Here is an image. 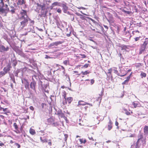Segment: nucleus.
I'll return each instance as SVG.
<instances>
[{
	"instance_id": "1",
	"label": "nucleus",
	"mask_w": 148,
	"mask_h": 148,
	"mask_svg": "<svg viewBox=\"0 0 148 148\" xmlns=\"http://www.w3.org/2000/svg\"><path fill=\"white\" fill-rule=\"evenodd\" d=\"M6 4L1 3L0 5V15L3 16H6L7 14L9 12V9Z\"/></svg>"
},
{
	"instance_id": "2",
	"label": "nucleus",
	"mask_w": 148,
	"mask_h": 148,
	"mask_svg": "<svg viewBox=\"0 0 148 148\" xmlns=\"http://www.w3.org/2000/svg\"><path fill=\"white\" fill-rule=\"evenodd\" d=\"M21 17L20 18V20H23V19H29V17L27 14V11L22 10L20 13Z\"/></svg>"
},
{
	"instance_id": "3",
	"label": "nucleus",
	"mask_w": 148,
	"mask_h": 148,
	"mask_svg": "<svg viewBox=\"0 0 148 148\" xmlns=\"http://www.w3.org/2000/svg\"><path fill=\"white\" fill-rule=\"evenodd\" d=\"M29 19H23L22 21L20 22L19 27L20 29H23L25 26H26L28 23Z\"/></svg>"
},
{
	"instance_id": "4",
	"label": "nucleus",
	"mask_w": 148,
	"mask_h": 148,
	"mask_svg": "<svg viewBox=\"0 0 148 148\" xmlns=\"http://www.w3.org/2000/svg\"><path fill=\"white\" fill-rule=\"evenodd\" d=\"M62 42L61 41H58L53 42L50 44L48 46L49 48H54L56 47L58 45L61 44Z\"/></svg>"
},
{
	"instance_id": "5",
	"label": "nucleus",
	"mask_w": 148,
	"mask_h": 148,
	"mask_svg": "<svg viewBox=\"0 0 148 148\" xmlns=\"http://www.w3.org/2000/svg\"><path fill=\"white\" fill-rule=\"evenodd\" d=\"M55 114L58 115L59 118L60 117L63 118L65 120L67 119L66 117L64 116V114L62 112L61 110H59L56 111L55 113Z\"/></svg>"
},
{
	"instance_id": "6",
	"label": "nucleus",
	"mask_w": 148,
	"mask_h": 148,
	"mask_svg": "<svg viewBox=\"0 0 148 148\" xmlns=\"http://www.w3.org/2000/svg\"><path fill=\"white\" fill-rule=\"evenodd\" d=\"M14 74L15 76L18 77V76L21 77L23 76V73L20 69H17L16 71L14 72Z\"/></svg>"
},
{
	"instance_id": "7",
	"label": "nucleus",
	"mask_w": 148,
	"mask_h": 148,
	"mask_svg": "<svg viewBox=\"0 0 148 148\" xmlns=\"http://www.w3.org/2000/svg\"><path fill=\"white\" fill-rule=\"evenodd\" d=\"M9 49V48L8 46L6 47L2 45H0V51L1 52H4L8 51Z\"/></svg>"
},
{
	"instance_id": "8",
	"label": "nucleus",
	"mask_w": 148,
	"mask_h": 148,
	"mask_svg": "<svg viewBox=\"0 0 148 148\" xmlns=\"http://www.w3.org/2000/svg\"><path fill=\"white\" fill-rule=\"evenodd\" d=\"M12 68L11 66V64L10 63H8L6 66L5 67L3 70V71L6 74L8 73L10 70V69Z\"/></svg>"
},
{
	"instance_id": "9",
	"label": "nucleus",
	"mask_w": 148,
	"mask_h": 148,
	"mask_svg": "<svg viewBox=\"0 0 148 148\" xmlns=\"http://www.w3.org/2000/svg\"><path fill=\"white\" fill-rule=\"evenodd\" d=\"M39 84L41 85V87L43 89H45L48 86V81H46V82H45L44 84L42 81H40Z\"/></svg>"
},
{
	"instance_id": "10",
	"label": "nucleus",
	"mask_w": 148,
	"mask_h": 148,
	"mask_svg": "<svg viewBox=\"0 0 148 148\" xmlns=\"http://www.w3.org/2000/svg\"><path fill=\"white\" fill-rule=\"evenodd\" d=\"M36 82L35 81H32L30 84V88L35 92L36 91Z\"/></svg>"
},
{
	"instance_id": "11",
	"label": "nucleus",
	"mask_w": 148,
	"mask_h": 148,
	"mask_svg": "<svg viewBox=\"0 0 148 148\" xmlns=\"http://www.w3.org/2000/svg\"><path fill=\"white\" fill-rule=\"evenodd\" d=\"M62 3H61L60 2H54L52 3V5L51 6V9H52V8L55 6H59L61 7Z\"/></svg>"
},
{
	"instance_id": "12",
	"label": "nucleus",
	"mask_w": 148,
	"mask_h": 148,
	"mask_svg": "<svg viewBox=\"0 0 148 148\" xmlns=\"http://www.w3.org/2000/svg\"><path fill=\"white\" fill-rule=\"evenodd\" d=\"M112 71H113V72L114 73L120 76L121 77H123L126 74V73H123V75H120L119 73H118V71L117 70V68H114L113 69Z\"/></svg>"
},
{
	"instance_id": "13",
	"label": "nucleus",
	"mask_w": 148,
	"mask_h": 148,
	"mask_svg": "<svg viewBox=\"0 0 148 148\" xmlns=\"http://www.w3.org/2000/svg\"><path fill=\"white\" fill-rule=\"evenodd\" d=\"M66 3L65 4L62 3L61 6L62 7V9L64 13H66L67 12V11L68 8V7L66 5Z\"/></svg>"
},
{
	"instance_id": "14",
	"label": "nucleus",
	"mask_w": 148,
	"mask_h": 148,
	"mask_svg": "<svg viewBox=\"0 0 148 148\" xmlns=\"http://www.w3.org/2000/svg\"><path fill=\"white\" fill-rule=\"evenodd\" d=\"M24 82L25 88L26 89H29V84L28 82V80L27 79H24Z\"/></svg>"
},
{
	"instance_id": "15",
	"label": "nucleus",
	"mask_w": 148,
	"mask_h": 148,
	"mask_svg": "<svg viewBox=\"0 0 148 148\" xmlns=\"http://www.w3.org/2000/svg\"><path fill=\"white\" fill-rule=\"evenodd\" d=\"M108 119L109 120V122L108 125V130H110L112 127V123L109 117H108Z\"/></svg>"
},
{
	"instance_id": "16",
	"label": "nucleus",
	"mask_w": 148,
	"mask_h": 148,
	"mask_svg": "<svg viewBox=\"0 0 148 148\" xmlns=\"http://www.w3.org/2000/svg\"><path fill=\"white\" fill-rule=\"evenodd\" d=\"M139 139L138 140L136 144L132 145L130 148H139L140 145L139 143Z\"/></svg>"
},
{
	"instance_id": "17",
	"label": "nucleus",
	"mask_w": 148,
	"mask_h": 148,
	"mask_svg": "<svg viewBox=\"0 0 148 148\" xmlns=\"http://www.w3.org/2000/svg\"><path fill=\"white\" fill-rule=\"evenodd\" d=\"M132 104L133 105L134 108H136L137 107H140L141 106L140 103L137 101L133 102H132Z\"/></svg>"
},
{
	"instance_id": "18",
	"label": "nucleus",
	"mask_w": 148,
	"mask_h": 148,
	"mask_svg": "<svg viewBox=\"0 0 148 148\" xmlns=\"http://www.w3.org/2000/svg\"><path fill=\"white\" fill-rule=\"evenodd\" d=\"M63 96L64 97V100L63 101V103L64 105H65L67 104V101L66 99V92L65 91H64L63 92Z\"/></svg>"
},
{
	"instance_id": "19",
	"label": "nucleus",
	"mask_w": 148,
	"mask_h": 148,
	"mask_svg": "<svg viewBox=\"0 0 148 148\" xmlns=\"http://www.w3.org/2000/svg\"><path fill=\"white\" fill-rule=\"evenodd\" d=\"M86 102L82 100L79 101L78 102V104L77 106H84L86 105Z\"/></svg>"
},
{
	"instance_id": "20",
	"label": "nucleus",
	"mask_w": 148,
	"mask_h": 148,
	"mask_svg": "<svg viewBox=\"0 0 148 148\" xmlns=\"http://www.w3.org/2000/svg\"><path fill=\"white\" fill-rule=\"evenodd\" d=\"M18 5H23L25 4V2L24 0H16Z\"/></svg>"
},
{
	"instance_id": "21",
	"label": "nucleus",
	"mask_w": 148,
	"mask_h": 148,
	"mask_svg": "<svg viewBox=\"0 0 148 148\" xmlns=\"http://www.w3.org/2000/svg\"><path fill=\"white\" fill-rule=\"evenodd\" d=\"M148 44V38H146L145 39V41L143 44L141 45L146 48L147 45Z\"/></svg>"
},
{
	"instance_id": "22",
	"label": "nucleus",
	"mask_w": 148,
	"mask_h": 148,
	"mask_svg": "<svg viewBox=\"0 0 148 148\" xmlns=\"http://www.w3.org/2000/svg\"><path fill=\"white\" fill-rule=\"evenodd\" d=\"M37 6L38 7H39L41 8V10H44L45 9V5L44 4H43V5L39 4V3H37Z\"/></svg>"
},
{
	"instance_id": "23",
	"label": "nucleus",
	"mask_w": 148,
	"mask_h": 148,
	"mask_svg": "<svg viewBox=\"0 0 148 148\" xmlns=\"http://www.w3.org/2000/svg\"><path fill=\"white\" fill-rule=\"evenodd\" d=\"M144 133L145 134L148 135V126L145 125L143 129Z\"/></svg>"
},
{
	"instance_id": "24",
	"label": "nucleus",
	"mask_w": 148,
	"mask_h": 148,
	"mask_svg": "<svg viewBox=\"0 0 148 148\" xmlns=\"http://www.w3.org/2000/svg\"><path fill=\"white\" fill-rule=\"evenodd\" d=\"M66 101L68 102L69 103H70L71 101L73 100V98L72 97H67L66 98Z\"/></svg>"
},
{
	"instance_id": "25",
	"label": "nucleus",
	"mask_w": 148,
	"mask_h": 148,
	"mask_svg": "<svg viewBox=\"0 0 148 148\" xmlns=\"http://www.w3.org/2000/svg\"><path fill=\"white\" fill-rule=\"evenodd\" d=\"M29 132L31 134L34 135L36 134L35 130L32 128H30L29 130Z\"/></svg>"
},
{
	"instance_id": "26",
	"label": "nucleus",
	"mask_w": 148,
	"mask_h": 148,
	"mask_svg": "<svg viewBox=\"0 0 148 148\" xmlns=\"http://www.w3.org/2000/svg\"><path fill=\"white\" fill-rule=\"evenodd\" d=\"M146 73L142 71L141 72V73L140 74V76H141V78H143V77H145L146 76Z\"/></svg>"
},
{
	"instance_id": "27",
	"label": "nucleus",
	"mask_w": 148,
	"mask_h": 148,
	"mask_svg": "<svg viewBox=\"0 0 148 148\" xmlns=\"http://www.w3.org/2000/svg\"><path fill=\"white\" fill-rule=\"evenodd\" d=\"M44 10H42L41 11L40 13L38 14V16L40 17H44Z\"/></svg>"
},
{
	"instance_id": "28",
	"label": "nucleus",
	"mask_w": 148,
	"mask_h": 148,
	"mask_svg": "<svg viewBox=\"0 0 148 148\" xmlns=\"http://www.w3.org/2000/svg\"><path fill=\"white\" fill-rule=\"evenodd\" d=\"M10 78L11 80H12L14 83H15V78L13 75H10Z\"/></svg>"
},
{
	"instance_id": "29",
	"label": "nucleus",
	"mask_w": 148,
	"mask_h": 148,
	"mask_svg": "<svg viewBox=\"0 0 148 148\" xmlns=\"http://www.w3.org/2000/svg\"><path fill=\"white\" fill-rule=\"evenodd\" d=\"M53 121V119L51 118H49L47 119V122L48 123V124H50Z\"/></svg>"
},
{
	"instance_id": "30",
	"label": "nucleus",
	"mask_w": 148,
	"mask_h": 148,
	"mask_svg": "<svg viewBox=\"0 0 148 148\" xmlns=\"http://www.w3.org/2000/svg\"><path fill=\"white\" fill-rule=\"evenodd\" d=\"M15 9L14 7H12L11 10L9 9V12H10L12 14L15 13Z\"/></svg>"
},
{
	"instance_id": "31",
	"label": "nucleus",
	"mask_w": 148,
	"mask_h": 148,
	"mask_svg": "<svg viewBox=\"0 0 148 148\" xmlns=\"http://www.w3.org/2000/svg\"><path fill=\"white\" fill-rule=\"evenodd\" d=\"M32 81H35V79L37 80V76L36 75H34L32 76Z\"/></svg>"
},
{
	"instance_id": "32",
	"label": "nucleus",
	"mask_w": 148,
	"mask_h": 148,
	"mask_svg": "<svg viewBox=\"0 0 148 148\" xmlns=\"http://www.w3.org/2000/svg\"><path fill=\"white\" fill-rule=\"evenodd\" d=\"M79 140L81 143H85L86 142V140L85 139L84 140L83 139L80 138Z\"/></svg>"
},
{
	"instance_id": "33",
	"label": "nucleus",
	"mask_w": 148,
	"mask_h": 148,
	"mask_svg": "<svg viewBox=\"0 0 148 148\" xmlns=\"http://www.w3.org/2000/svg\"><path fill=\"white\" fill-rule=\"evenodd\" d=\"M89 72L88 71H86L84 72L82 71L81 73L83 75H86L87 74H89Z\"/></svg>"
},
{
	"instance_id": "34",
	"label": "nucleus",
	"mask_w": 148,
	"mask_h": 148,
	"mask_svg": "<svg viewBox=\"0 0 148 148\" xmlns=\"http://www.w3.org/2000/svg\"><path fill=\"white\" fill-rule=\"evenodd\" d=\"M13 126L14 127L15 129L16 130H18V127L17 124L15 123L13 124Z\"/></svg>"
},
{
	"instance_id": "35",
	"label": "nucleus",
	"mask_w": 148,
	"mask_h": 148,
	"mask_svg": "<svg viewBox=\"0 0 148 148\" xmlns=\"http://www.w3.org/2000/svg\"><path fill=\"white\" fill-rule=\"evenodd\" d=\"M74 16L75 15L73 13L70 15V19L72 21H73L74 19Z\"/></svg>"
},
{
	"instance_id": "36",
	"label": "nucleus",
	"mask_w": 148,
	"mask_h": 148,
	"mask_svg": "<svg viewBox=\"0 0 148 148\" xmlns=\"http://www.w3.org/2000/svg\"><path fill=\"white\" fill-rule=\"evenodd\" d=\"M6 73L3 71H1L0 72V77L4 75Z\"/></svg>"
},
{
	"instance_id": "37",
	"label": "nucleus",
	"mask_w": 148,
	"mask_h": 148,
	"mask_svg": "<svg viewBox=\"0 0 148 148\" xmlns=\"http://www.w3.org/2000/svg\"><path fill=\"white\" fill-rule=\"evenodd\" d=\"M63 63L66 65H67L68 64H69V60H66L64 61L63 62Z\"/></svg>"
},
{
	"instance_id": "38",
	"label": "nucleus",
	"mask_w": 148,
	"mask_h": 148,
	"mask_svg": "<svg viewBox=\"0 0 148 148\" xmlns=\"http://www.w3.org/2000/svg\"><path fill=\"white\" fill-rule=\"evenodd\" d=\"M121 47L122 48V49H126L127 48V46L123 45H122L121 46Z\"/></svg>"
},
{
	"instance_id": "39",
	"label": "nucleus",
	"mask_w": 148,
	"mask_h": 148,
	"mask_svg": "<svg viewBox=\"0 0 148 148\" xmlns=\"http://www.w3.org/2000/svg\"><path fill=\"white\" fill-rule=\"evenodd\" d=\"M145 51V50L144 49H142L140 48L139 49V54H141L142 53H143V52H144Z\"/></svg>"
},
{
	"instance_id": "40",
	"label": "nucleus",
	"mask_w": 148,
	"mask_h": 148,
	"mask_svg": "<svg viewBox=\"0 0 148 148\" xmlns=\"http://www.w3.org/2000/svg\"><path fill=\"white\" fill-rule=\"evenodd\" d=\"M0 142H1L0 143V148H2L4 146V144L3 143L1 142L0 140Z\"/></svg>"
},
{
	"instance_id": "41",
	"label": "nucleus",
	"mask_w": 148,
	"mask_h": 148,
	"mask_svg": "<svg viewBox=\"0 0 148 148\" xmlns=\"http://www.w3.org/2000/svg\"><path fill=\"white\" fill-rule=\"evenodd\" d=\"M19 54L20 55L22 56H23V57H25V54L21 51L19 52Z\"/></svg>"
},
{
	"instance_id": "42",
	"label": "nucleus",
	"mask_w": 148,
	"mask_h": 148,
	"mask_svg": "<svg viewBox=\"0 0 148 148\" xmlns=\"http://www.w3.org/2000/svg\"><path fill=\"white\" fill-rule=\"evenodd\" d=\"M107 21L110 23H113L114 22V21L113 20L107 19Z\"/></svg>"
},
{
	"instance_id": "43",
	"label": "nucleus",
	"mask_w": 148,
	"mask_h": 148,
	"mask_svg": "<svg viewBox=\"0 0 148 148\" xmlns=\"http://www.w3.org/2000/svg\"><path fill=\"white\" fill-rule=\"evenodd\" d=\"M124 110L125 111V113L127 115H129L130 114V113L129 112H128L126 109H124Z\"/></svg>"
},
{
	"instance_id": "44",
	"label": "nucleus",
	"mask_w": 148,
	"mask_h": 148,
	"mask_svg": "<svg viewBox=\"0 0 148 148\" xmlns=\"http://www.w3.org/2000/svg\"><path fill=\"white\" fill-rule=\"evenodd\" d=\"M112 71V69H110L108 70V73H109L110 75H111V72Z\"/></svg>"
},
{
	"instance_id": "45",
	"label": "nucleus",
	"mask_w": 148,
	"mask_h": 148,
	"mask_svg": "<svg viewBox=\"0 0 148 148\" xmlns=\"http://www.w3.org/2000/svg\"><path fill=\"white\" fill-rule=\"evenodd\" d=\"M141 38L140 36H139V37H136L134 39L135 40V41H138V40H140V38Z\"/></svg>"
},
{
	"instance_id": "46",
	"label": "nucleus",
	"mask_w": 148,
	"mask_h": 148,
	"mask_svg": "<svg viewBox=\"0 0 148 148\" xmlns=\"http://www.w3.org/2000/svg\"><path fill=\"white\" fill-rule=\"evenodd\" d=\"M128 82V81L126 80H125V81L122 83V84H127Z\"/></svg>"
},
{
	"instance_id": "47",
	"label": "nucleus",
	"mask_w": 148,
	"mask_h": 148,
	"mask_svg": "<svg viewBox=\"0 0 148 148\" xmlns=\"http://www.w3.org/2000/svg\"><path fill=\"white\" fill-rule=\"evenodd\" d=\"M29 20V21H30V23L32 25H33L34 24V22L33 20H32L29 18L28 19V20Z\"/></svg>"
},
{
	"instance_id": "48",
	"label": "nucleus",
	"mask_w": 148,
	"mask_h": 148,
	"mask_svg": "<svg viewBox=\"0 0 148 148\" xmlns=\"http://www.w3.org/2000/svg\"><path fill=\"white\" fill-rule=\"evenodd\" d=\"M47 139L46 138L44 137L43 139V141H42V143H47Z\"/></svg>"
},
{
	"instance_id": "49",
	"label": "nucleus",
	"mask_w": 148,
	"mask_h": 148,
	"mask_svg": "<svg viewBox=\"0 0 148 148\" xmlns=\"http://www.w3.org/2000/svg\"><path fill=\"white\" fill-rule=\"evenodd\" d=\"M14 145L16 146H17V148H20L21 147L20 145L17 143H15L14 144Z\"/></svg>"
},
{
	"instance_id": "50",
	"label": "nucleus",
	"mask_w": 148,
	"mask_h": 148,
	"mask_svg": "<svg viewBox=\"0 0 148 148\" xmlns=\"http://www.w3.org/2000/svg\"><path fill=\"white\" fill-rule=\"evenodd\" d=\"M71 31L70 30V32H69V33L66 34V36L67 37H70L71 36Z\"/></svg>"
},
{
	"instance_id": "51",
	"label": "nucleus",
	"mask_w": 148,
	"mask_h": 148,
	"mask_svg": "<svg viewBox=\"0 0 148 148\" xmlns=\"http://www.w3.org/2000/svg\"><path fill=\"white\" fill-rule=\"evenodd\" d=\"M80 18L82 20H85V17L83 15H81L80 16Z\"/></svg>"
},
{
	"instance_id": "52",
	"label": "nucleus",
	"mask_w": 148,
	"mask_h": 148,
	"mask_svg": "<svg viewBox=\"0 0 148 148\" xmlns=\"http://www.w3.org/2000/svg\"><path fill=\"white\" fill-rule=\"evenodd\" d=\"M57 11L59 13H61L62 10L60 8H59L57 9Z\"/></svg>"
},
{
	"instance_id": "53",
	"label": "nucleus",
	"mask_w": 148,
	"mask_h": 148,
	"mask_svg": "<svg viewBox=\"0 0 148 148\" xmlns=\"http://www.w3.org/2000/svg\"><path fill=\"white\" fill-rule=\"evenodd\" d=\"M89 65V64H85L84 66H83V67L85 68H87Z\"/></svg>"
},
{
	"instance_id": "54",
	"label": "nucleus",
	"mask_w": 148,
	"mask_h": 148,
	"mask_svg": "<svg viewBox=\"0 0 148 148\" xmlns=\"http://www.w3.org/2000/svg\"><path fill=\"white\" fill-rule=\"evenodd\" d=\"M140 48L142 49H144L145 50H146V48H145V47H143V46H142V45H140Z\"/></svg>"
},
{
	"instance_id": "55",
	"label": "nucleus",
	"mask_w": 148,
	"mask_h": 148,
	"mask_svg": "<svg viewBox=\"0 0 148 148\" xmlns=\"http://www.w3.org/2000/svg\"><path fill=\"white\" fill-rule=\"evenodd\" d=\"M25 30H27V32H28V33L30 32L31 31V29L29 28H27V29H25Z\"/></svg>"
},
{
	"instance_id": "56",
	"label": "nucleus",
	"mask_w": 148,
	"mask_h": 148,
	"mask_svg": "<svg viewBox=\"0 0 148 148\" xmlns=\"http://www.w3.org/2000/svg\"><path fill=\"white\" fill-rule=\"evenodd\" d=\"M77 8H78L79 9H82L83 10H85L86 9L85 8L82 7H78Z\"/></svg>"
},
{
	"instance_id": "57",
	"label": "nucleus",
	"mask_w": 148,
	"mask_h": 148,
	"mask_svg": "<svg viewBox=\"0 0 148 148\" xmlns=\"http://www.w3.org/2000/svg\"><path fill=\"white\" fill-rule=\"evenodd\" d=\"M29 108L31 110H32V111H33L34 110V108L32 106H31L29 107Z\"/></svg>"
},
{
	"instance_id": "58",
	"label": "nucleus",
	"mask_w": 148,
	"mask_h": 148,
	"mask_svg": "<svg viewBox=\"0 0 148 148\" xmlns=\"http://www.w3.org/2000/svg\"><path fill=\"white\" fill-rule=\"evenodd\" d=\"M123 12L127 14H129L130 13V11H126V10H123Z\"/></svg>"
},
{
	"instance_id": "59",
	"label": "nucleus",
	"mask_w": 148,
	"mask_h": 148,
	"mask_svg": "<svg viewBox=\"0 0 148 148\" xmlns=\"http://www.w3.org/2000/svg\"><path fill=\"white\" fill-rule=\"evenodd\" d=\"M63 75H65V76H66V77H68V79H69V80L70 81V78H69V76L67 74H64Z\"/></svg>"
},
{
	"instance_id": "60",
	"label": "nucleus",
	"mask_w": 148,
	"mask_h": 148,
	"mask_svg": "<svg viewBox=\"0 0 148 148\" xmlns=\"http://www.w3.org/2000/svg\"><path fill=\"white\" fill-rule=\"evenodd\" d=\"M94 80L93 79H91L90 80V83H91V84H92L94 83Z\"/></svg>"
},
{
	"instance_id": "61",
	"label": "nucleus",
	"mask_w": 148,
	"mask_h": 148,
	"mask_svg": "<svg viewBox=\"0 0 148 148\" xmlns=\"http://www.w3.org/2000/svg\"><path fill=\"white\" fill-rule=\"evenodd\" d=\"M51 58L49 56H48L47 55H45V58L46 59H48V58Z\"/></svg>"
},
{
	"instance_id": "62",
	"label": "nucleus",
	"mask_w": 148,
	"mask_h": 148,
	"mask_svg": "<svg viewBox=\"0 0 148 148\" xmlns=\"http://www.w3.org/2000/svg\"><path fill=\"white\" fill-rule=\"evenodd\" d=\"M17 64V62H14V63H13V66H16V64Z\"/></svg>"
},
{
	"instance_id": "63",
	"label": "nucleus",
	"mask_w": 148,
	"mask_h": 148,
	"mask_svg": "<svg viewBox=\"0 0 148 148\" xmlns=\"http://www.w3.org/2000/svg\"><path fill=\"white\" fill-rule=\"evenodd\" d=\"M75 14L77 15V16H80L81 15V14H80L79 13H78V12H76L75 13Z\"/></svg>"
},
{
	"instance_id": "64",
	"label": "nucleus",
	"mask_w": 148,
	"mask_h": 148,
	"mask_svg": "<svg viewBox=\"0 0 148 148\" xmlns=\"http://www.w3.org/2000/svg\"><path fill=\"white\" fill-rule=\"evenodd\" d=\"M145 107L148 109V103H147L145 104Z\"/></svg>"
}]
</instances>
